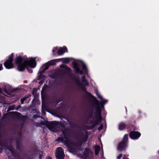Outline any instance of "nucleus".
I'll use <instances>...</instances> for the list:
<instances>
[{"mask_svg":"<svg viewBox=\"0 0 159 159\" xmlns=\"http://www.w3.org/2000/svg\"><path fill=\"white\" fill-rule=\"evenodd\" d=\"M15 63L17 66V69L20 71L23 70L25 67L29 66L34 68L36 65L35 59L33 57L26 58L23 63L22 58L20 57H17L15 60Z\"/></svg>","mask_w":159,"mask_h":159,"instance_id":"f257e3e1","label":"nucleus"},{"mask_svg":"<svg viewBox=\"0 0 159 159\" xmlns=\"http://www.w3.org/2000/svg\"><path fill=\"white\" fill-rule=\"evenodd\" d=\"M96 94L98 97L101 100V102L100 104L97 102V104L98 105V111L99 113H100V107H103L104 104L106 103L108 101L107 100L103 99L102 97L100 95L98 91H96Z\"/></svg>","mask_w":159,"mask_h":159,"instance_id":"f03ea898","label":"nucleus"},{"mask_svg":"<svg viewBox=\"0 0 159 159\" xmlns=\"http://www.w3.org/2000/svg\"><path fill=\"white\" fill-rule=\"evenodd\" d=\"M12 56L13 54L9 57L8 60H7L4 63V66L7 69H10L13 67L12 62Z\"/></svg>","mask_w":159,"mask_h":159,"instance_id":"7ed1b4c3","label":"nucleus"},{"mask_svg":"<svg viewBox=\"0 0 159 159\" xmlns=\"http://www.w3.org/2000/svg\"><path fill=\"white\" fill-rule=\"evenodd\" d=\"M56 157L57 159H64V154L61 148L59 147L56 149Z\"/></svg>","mask_w":159,"mask_h":159,"instance_id":"20e7f679","label":"nucleus"},{"mask_svg":"<svg viewBox=\"0 0 159 159\" xmlns=\"http://www.w3.org/2000/svg\"><path fill=\"white\" fill-rule=\"evenodd\" d=\"M128 136L125 135L123 139V142L120 143L118 146V150L121 151L126 147V142L128 141Z\"/></svg>","mask_w":159,"mask_h":159,"instance_id":"39448f33","label":"nucleus"},{"mask_svg":"<svg viewBox=\"0 0 159 159\" xmlns=\"http://www.w3.org/2000/svg\"><path fill=\"white\" fill-rule=\"evenodd\" d=\"M57 122L53 121L50 122L48 126V128L53 132H56L58 131V127L56 125Z\"/></svg>","mask_w":159,"mask_h":159,"instance_id":"423d86ee","label":"nucleus"},{"mask_svg":"<svg viewBox=\"0 0 159 159\" xmlns=\"http://www.w3.org/2000/svg\"><path fill=\"white\" fill-rule=\"evenodd\" d=\"M140 133L138 132L132 131L129 134L130 137L133 139H137L140 136Z\"/></svg>","mask_w":159,"mask_h":159,"instance_id":"0eeeda50","label":"nucleus"},{"mask_svg":"<svg viewBox=\"0 0 159 159\" xmlns=\"http://www.w3.org/2000/svg\"><path fill=\"white\" fill-rule=\"evenodd\" d=\"M68 147L69 148L70 151L74 153L77 152L78 151V147L76 146L73 144H72L70 146L68 145Z\"/></svg>","mask_w":159,"mask_h":159,"instance_id":"6e6552de","label":"nucleus"},{"mask_svg":"<svg viewBox=\"0 0 159 159\" xmlns=\"http://www.w3.org/2000/svg\"><path fill=\"white\" fill-rule=\"evenodd\" d=\"M73 65L75 70L77 73H80L81 74H83V71L80 70L79 67L78 66L77 64L76 63H73Z\"/></svg>","mask_w":159,"mask_h":159,"instance_id":"1a4fd4ad","label":"nucleus"},{"mask_svg":"<svg viewBox=\"0 0 159 159\" xmlns=\"http://www.w3.org/2000/svg\"><path fill=\"white\" fill-rule=\"evenodd\" d=\"M67 51V48L65 47H64L63 48H59L57 52L58 54L61 55L63 54L65 52H66Z\"/></svg>","mask_w":159,"mask_h":159,"instance_id":"9d476101","label":"nucleus"},{"mask_svg":"<svg viewBox=\"0 0 159 159\" xmlns=\"http://www.w3.org/2000/svg\"><path fill=\"white\" fill-rule=\"evenodd\" d=\"M82 84L83 86H88L89 84L85 80L84 76H83L82 78Z\"/></svg>","mask_w":159,"mask_h":159,"instance_id":"9b49d317","label":"nucleus"},{"mask_svg":"<svg viewBox=\"0 0 159 159\" xmlns=\"http://www.w3.org/2000/svg\"><path fill=\"white\" fill-rule=\"evenodd\" d=\"M49 65H52L51 62L47 63L43 66L42 68L43 70V71H44L48 68Z\"/></svg>","mask_w":159,"mask_h":159,"instance_id":"f8f14e48","label":"nucleus"},{"mask_svg":"<svg viewBox=\"0 0 159 159\" xmlns=\"http://www.w3.org/2000/svg\"><path fill=\"white\" fill-rule=\"evenodd\" d=\"M125 127V125L124 124L121 123H120L119 125V129L120 130L124 129Z\"/></svg>","mask_w":159,"mask_h":159,"instance_id":"ddd939ff","label":"nucleus"},{"mask_svg":"<svg viewBox=\"0 0 159 159\" xmlns=\"http://www.w3.org/2000/svg\"><path fill=\"white\" fill-rule=\"evenodd\" d=\"M100 150V148L99 146H97L95 148V153L96 155H97Z\"/></svg>","mask_w":159,"mask_h":159,"instance_id":"4468645a","label":"nucleus"},{"mask_svg":"<svg viewBox=\"0 0 159 159\" xmlns=\"http://www.w3.org/2000/svg\"><path fill=\"white\" fill-rule=\"evenodd\" d=\"M83 69L84 71V72L87 74V69L86 66L84 64L83 65Z\"/></svg>","mask_w":159,"mask_h":159,"instance_id":"2eb2a0df","label":"nucleus"},{"mask_svg":"<svg viewBox=\"0 0 159 159\" xmlns=\"http://www.w3.org/2000/svg\"><path fill=\"white\" fill-rule=\"evenodd\" d=\"M85 152V153H84V155H87L91 153L90 150L89 149H87L84 151Z\"/></svg>","mask_w":159,"mask_h":159,"instance_id":"dca6fc26","label":"nucleus"},{"mask_svg":"<svg viewBox=\"0 0 159 159\" xmlns=\"http://www.w3.org/2000/svg\"><path fill=\"white\" fill-rule=\"evenodd\" d=\"M70 61L69 59L68 58H66L64 59L63 61L64 63H68Z\"/></svg>","mask_w":159,"mask_h":159,"instance_id":"f3484780","label":"nucleus"},{"mask_svg":"<svg viewBox=\"0 0 159 159\" xmlns=\"http://www.w3.org/2000/svg\"><path fill=\"white\" fill-rule=\"evenodd\" d=\"M57 49H58V48L57 47L54 48L52 50V52H54L56 51Z\"/></svg>","mask_w":159,"mask_h":159,"instance_id":"a211bd4d","label":"nucleus"},{"mask_svg":"<svg viewBox=\"0 0 159 159\" xmlns=\"http://www.w3.org/2000/svg\"><path fill=\"white\" fill-rule=\"evenodd\" d=\"M102 128V125H101L98 128V129L99 130V131H100L101 130Z\"/></svg>","mask_w":159,"mask_h":159,"instance_id":"6ab92c4d","label":"nucleus"},{"mask_svg":"<svg viewBox=\"0 0 159 159\" xmlns=\"http://www.w3.org/2000/svg\"><path fill=\"white\" fill-rule=\"evenodd\" d=\"M122 156V154H120L117 157V159H120Z\"/></svg>","mask_w":159,"mask_h":159,"instance_id":"aec40b11","label":"nucleus"},{"mask_svg":"<svg viewBox=\"0 0 159 159\" xmlns=\"http://www.w3.org/2000/svg\"><path fill=\"white\" fill-rule=\"evenodd\" d=\"M26 98H23L21 100V102L22 103H23V102L24 100H25Z\"/></svg>","mask_w":159,"mask_h":159,"instance_id":"412c9836","label":"nucleus"},{"mask_svg":"<svg viewBox=\"0 0 159 159\" xmlns=\"http://www.w3.org/2000/svg\"><path fill=\"white\" fill-rule=\"evenodd\" d=\"M2 65L1 64H0V70H2Z\"/></svg>","mask_w":159,"mask_h":159,"instance_id":"4be33fe9","label":"nucleus"},{"mask_svg":"<svg viewBox=\"0 0 159 159\" xmlns=\"http://www.w3.org/2000/svg\"><path fill=\"white\" fill-rule=\"evenodd\" d=\"M4 91L5 93H6L7 94V89H5L4 90Z\"/></svg>","mask_w":159,"mask_h":159,"instance_id":"5701e85b","label":"nucleus"},{"mask_svg":"<svg viewBox=\"0 0 159 159\" xmlns=\"http://www.w3.org/2000/svg\"><path fill=\"white\" fill-rule=\"evenodd\" d=\"M47 159H52L50 157H48V158Z\"/></svg>","mask_w":159,"mask_h":159,"instance_id":"b1692460","label":"nucleus"},{"mask_svg":"<svg viewBox=\"0 0 159 159\" xmlns=\"http://www.w3.org/2000/svg\"><path fill=\"white\" fill-rule=\"evenodd\" d=\"M1 150H2V149H1V148H0V152H1Z\"/></svg>","mask_w":159,"mask_h":159,"instance_id":"393cba45","label":"nucleus"},{"mask_svg":"<svg viewBox=\"0 0 159 159\" xmlns=\"http://www.w3.org/2000/svg\"><path fill=\"white\" fill-rule=\"evenodd\" d=\"M70 70V69L69 68H68V70L69 71V70Z\"/></svg>","mask_w":159,"mask_h":159,"instance_id":"a878e982","label":"nucleus"},{"mask_svg":"<svg viewBox=\"0 0 159 159\" xmlns=\"http://www.w3.org/2000/svg\"><path fill=\"white\" fill-rule=\"evenodd\" d=\"M158 153H159V151H158Z\"/></svg>","mask_w":159,"mask_h":159,"instance_id":"bb28decb","label":"nucleus"}]
</instances>
